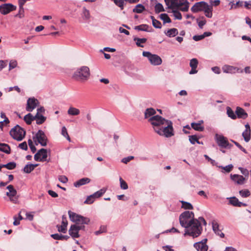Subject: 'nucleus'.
Masks as SVG:
<instances>
[{
	"instance_id": "obj_1",
	"label": "nucleus",
	"mask_w": 251,
	"mask_h": 251,
	"mask_svg": "<svg viewBox=\"0 0 251 251\" xmlns=\"http://www.w3.org/2000/svg\"><path fill=\"white\" fill-rule=\"evenodd\" d=\"M200 222H203L205 225L206 222L203 217H199V220L196 219L188 226V227H185V232L184 236L188 235L193 238L197 237L200 236L202 230V228Z\"/></svg>"
},
{
	"instance_id": "obj_2",
	"label": "nucleus",
	"mask_w": 251,
	"mask_h": 251,
	"mask_svg": "<svg viewBox=\"0 0 251 251\" xmlns=\"http://www.w3.org/2000/svg\"><path fill=\"white\" fill-rule=\"evenodd\" d=\"M191 10L194 13H198L199 12H203L205 16L209 18L212 17V6L205 1H200L195 3L191 7Z\"/></svg>"
},
{
	"instance_id": "obj_3",
	"label": "nucleus",
	"mask_w": 251,
	"mask_h": 251,
	"mask_svg": "<svg viewBox=\"0 0 251 251\" xmlns=\"http://www.w3.org/2000/svg\"><path fill=\"white\" fill-rule=\"evenodd\" d=\"M195 219H196L194 218V213L189 211L183 212L179 217L180 225L184 228L188 227V226Z\"/></svg>"
},
{
	"instance_id": "obj_4",
	"label": "nucleus",
	"mask_w": 251,
	"mask_h": 251,
	"mask_svg": "<svg viewBox=\"0 0 251 251\" xmlns=\"http://www.w3.org/2000/svg\"><path fill=\"white\" fill-rule=\"evenodd\" d=\"M90 75L89 68L87 66H82L74 73L73 77L77 80H86Z\"/></svg>"
},
{
	"instance_id": "obj_5",
	"label": "nucleus",
	"mask_w": 251,
	"mask_h": 251,
	"mask_svg": "<svg viewBox=\"0 0 251 251\" xmlns=\"http://www.w3.org/2000/svg\"><path fill=\"white\" fill-rule=\"evenodd\" d=\"M168 121L159 115L152 116L149 120L152 126L154 131L157 133V130H160Z\"/></svg>"
},
{
	"instance_id": "obj_6",
	"label": "nucleus",
	"mask_w": 251,
	"mask_h": 251,
	"mask_svg": "<svg viewBox=\"0 0 251 251\" xmlns=\"http://www.w3.org/2000/svg\"><path fill=\"white\" fill-rule=\"evenodd\" d=\"M157 134L167 138L173 136L174 134L172 122L168 120L160 130H157Z\"/></svg>"
},
{
	"instance_id": "obj_7",
	"label": "nucleus",
	"mask_w": 251,
	"mask_h": 251,
	"mask_svg": "<svg viewBox=\"0 0 251 251\" xmlns=\"http://www.w3.org/2000/svg\"><path fill=\"white\" fill-rule=\"evenodd\" d=\"M68 214L70 220L76 224L87 225L90 222V219L88 218L82 216L71 211H69Z\"/></svg>"
},
{
	"instance_id": "obj_8",
	"label": "nucleus",
	"mask_w": 251,
	"mask_h": 251,
	"mask_svg": "<svg viewBox=\"0 0 251 251\" xmlns=\"http://www.w3.org/2000/svg\"><path fill=\"white\" fill-rule=\"evenodd\" d=\"M10 134L14 139L21 141L25 136V131L19 125H17L11 129Z\"/></svg>"
},
{
	"instance_id": "obj_9",
	"label": "nucleus",
	"mask_w": 251,
	"mask_h": 251,
	"mask_svg": "<svg viewBox=\"0 0 251 251\" xmlns=\"http://www.w3.org/2000/svg\"><path fill=\"white\" fill-rule=\"evenodd\" d=\"M143 56L148 58L150 63L154 66L159 65L162 62V59L158 55L152 54L149 51H143Z\"/></svg>"
},
{
	"instance_id": "obj_10",
	"label": "nucleus",
	"mask_w": 251,
	"mask_h": 251,
	"mask_svg": "<svg viewBox=\"0 0 251 251\" xmlns=\"http://www.w3.org/2000/svg\"><path fill=\"white\" fill-rule=\"evenodd\" d=\"M6 188L8 190L6 193V196L8 197L9 200L11 202L13 203H16L18 201V199L16 198L17 193L16 190L12 185L7 186Z\"/></svg>"
},
{
	"instance_id": "obj_11",
	"label": "nucleus",
	"mask_w": 251,
	"mask_h": 251,
	"mask_svg": "<svg viewBox=\"0 0 251 251\" xmlns=\"http://www.w3.org/2000/svg\"><path fill=\"white\" fill-rule=\"evenodd\" d=\"M215 138L219 146L224 148H230L232 147V145L228 143L226 138L224 136L216 134Z\"/></svg>"
},
{
	"instance_id": "obj_12",
	"label": "nucleus",
	"mask_w": 251,
	"mask_h": 251,
	"mask_svg": "<svg viewBox=\"0 0 251 251\" xmlns=\"http://www.w3.org/2000/svg\"><path fill=\"white\" fill-rule=\"evenodd\" d=\"M16 9V6L11 3H4L0 5V12L2 15H6Z\"/></svg>"
},
{
	"instance_id": "obj_13",
	"label": "nucleus",
	"mask_w": 251,
	"mask_h": 251,
	"mask_svg": "<svg viewBox=\"0 0 251 251\" xmlns=\"http://www.w3.org/2000/svg\"><path fill=\"white\" fill-rule=\"evenodd\" d=\"M48 157L47 151L45 149H41L34 155V159L37 161H45Z\"/></svg>"
},
{
	"instance_id": "obj_14",
	"label": "nucleus",
	"mask_w": 251,
	"mask_h": 251,
	"mask_svg": "<svg viewBox=\"0 0 251 251\" xmlns=\"http://www.w3.org/2000/svg\"><path fill=\"white\" fill-rule=\"evenodd\" d=\"M39 104L38 100L34 98H30L27 100L26 110L32 112Z\"/></svg>"
},
{
	"instance_id": "obj_15",
	"label": "nucleus",
	"mask_w": 251,
	"mask_h": 251,
	"mask_svg": "<svg viewBox=\"0 0 251 251\" xmlns=\"http://www.w3.org/2000/svg\"><path fill=\"white\" fill-rule=\"evenodd\" d=\"M36 138L38 142L41 146H46L47 145V137L42 130H38L36 134Z\"/></svg>"
},
{
	"instance_id": "obj_16",
	"label": "nucleus",
	"mask_w": 251,
	"mask_h": 251,
	"mask_svg": "<svg viewBox=\"0 0 251 251\" xmlns=\"http://www.w3.org/2000/svg\"><path fill=\"white\" fill-rule=\"evenodd\" d=\"M165 1L169 8L175 9L183 4L185 0H165Z\"/></svg>"
},
{
	"instance_id": "obj_17",
	"label": "nucleus",
	"mask_w": 251,
	"mask_h": 251,
	"mask_svg": "<svg viewBox=\"0 0 251 251\" xmlns=\"http://www.w3.org/2000/svg\"><path fill=\"white\" fill-rule=\"evenodd\" d=\"M207 240V239H204L200 242L196 243L194 244V247L198 251H207L208 248L206 244Z\"/></svg>"
},
{
	"instance_id": "obj_18",
	"label": "nucleus",
	"mask_w": 251,
	"mask_h": 251,
	"mask_svg": "<svg viewBox=\"0 0 251 251\" xmlns=\"http://www.w3.org/2000/svg\"><path fill=\"white\" fill-rule=\"evenodd\" d=\"M230 178L235 183L238 185H243L246 182V178L243 176L239 175H230Z\"/></svg>"
},
{
	"instance_id": "obj_19",
	"label": "nucleus",
	"mask_w": 251,
	"mask_h": 251,
	"mask_svg": "<svg viewBox=\"0 0 251 251\" xmlns=\"http://www.w3.org/2000/svg\"><path fill=\"white\" fill-rule=\"evenodd\" d=\"M68 222L67 218L65 215H63L62 217L61 225H57V227L59 232L65 233L67 232V226Z\"/></svg>"
},
{
	"instance_id": "obj_20",
	"label": "nucleus",
	"mask_w": 251,
	"mask_h": 251,
	"mask_svg": "<svg viewBox=\"0 0 251 251\" xmlns=\"http://www.w3.org/2000/svg\"><path fill=\"white\" fill-rule=\"evenodd\" d=\"M223 72L225 73L234 74L236 72H239V69L236 67L225 65L222 67Z\"/></svg>"
},
{
	"instance_id": "obj_21",
	"label": "nucleus",
	"mask_w": 251,
	"mask_h": 251,
	"mask_svg": "<svg viewBox=\"0 0 251 251\" xmlns=\"http://www.w3.org/2000/svg\"><path fill=\"white\" fill-rule=\"evenodd\" d=\"M245 130L242 133V136L244 138V139L245 142H248L251 139V128L250 125L249 124H246L245 125Z\"/></svg>"
},
{
	"instance_id": "obj_22",
	"label": "nucleus",
	"mask_w": 251,
	"mask_h": 251,
	"mask_svg": "<svg viewBox=\"0 0 251 251\" xmlns=\"http://www.w3.org/2000/svg\"><path fill=\"white\" fill-rule=\"evenodd\" d=\"M237 117L245 119L248 117V114L245 111L240 107H237L235 111Z\"/></svg>"
},
{
	"instance_id": "obj_23",
	"label": "nucleus",
	"mask_w": 251,
	"mask_h": 251,
	"mask_svg": "<svg viewBox=\"0 0 251 251\" xmlns=\"http://www.w3.org/2000/svg\"><path fill=\"white\" fill-rule=\"evenodd\" d=\"M78 230L76 227V224L72 225L69 230V234L74 238H78L79 235L78 234Z\"/></svg>"
},
{
	"instance_id": "obj_24",
	"label": "nucleus",
	"mask_w": 251,
	"mask_h": 251,
	"mask_svg": "<svg viewBox=\"0 0 251 251\" xmlns=\"http://www.w3.org/2000/svg\"><path fill=\"white\" fill-rule=\"evenodd\" d=\"M212 228L214 232L218 235H219L221 238H223L224 237V234L222 232L221 230L219 229V225L218 223L215 221H213L212 223Z\"/></svg>"
},
{
	"instance_id": "obj_25",
	"label": "nucleus",
	"mask_w": 251,
	"mask_h": 251,
	"mask_svg": "<svg viewBox=\"0 0 251 251\" xmlns=\"http://www.w3.org/2000/svg\"><path fill=\"white\" fill-rule=\"evenodd\" d=\"M229 202L230 204L234 206L241 207L242 206H246V204L239 201L238 199L235 197L229 198Z\"/></svg>"
},
{
	"instance_id": "obj_26",
	"label": "nucleus",
	"mask_w": 251,
	"mask_h": 251,
	"mask_svg": "<svg viewBox=\"0 0 251 251\" xmlns=\"http://www.w3.org/2000/svg\"><path fill=\"white\" fill-rule=\"evenodd\" d=\"M82 19L85 21H88L91 18L90 13L89 10L85 7H83L82 13L81 14Z\"/></svg>"
},
{
	"instance_id": "obj_27",
	"label": "nucleus",
	"mask_w": 251,
	"mask_h": 251,
	"mask_svg": "<svg viewBox=\"0 0 251 251\" xmlns=\"http://www.w3.org/2000/svg\"><path fill=\"white\" fill-rule=\"evenodd\" d=\"M164 33L169 37H174L178 34V31L176 28H172L165 31Z\"/></svg>"
},
{
	"instance_id": "obj_28",
	"label": "nucleus",
	"mask_w": 251,
	"mask_h": 251,
	"mask_svg": "<svg viewBox=\"0 0 251 251\" xmlns=\"http://www.w3.org/2000/svg\"><path fill=\"white\" fill-rule=\"evenodd\" d=\"M90 181V179L87 177L82 178L74 183V186L79 187L81 185L87 184Z\"/></svg>"
},
{
	"instance_id": "obj_29",
	"label": "nucleus",
	"mask_w": 251,
	"mask_h": 251,
	"mask_svg": "<svg viewBox=\"0 0 251 251\" xmlns=\"http://www.w3.org/2000/svg\"><path fill=\"white\" fill-rule=\"evenodd\" d=\"M80 113L79 109L73 106H70L67 111V113L70 116H77Z\"/></svg>"
},
{
	"instance_id": "obj_30",
	"label": "nucleus",
	"mask_w": 251,
	"mask_h": 251,
	"mask_svg": "<svg viewBox=\"0 0 251 251\" xmlns=\"http://www.w3.org/2000/svg\"><path fill=\"white\" fill-rule=\"evenodd\" d=\"M0 151L6 154H10L11 152V148L8 145L5 143H0Z\"/></svg>"
},
{
	"instance_id": "obj_31",
	"label": "nucleus",
	"mask_w": 251,
	"mask_h": 251,
	"mask_svg": "<svg viewBox=\"0 0 251 251\" xmlns=\"http://www.w3.org/2000/svg\"><path fill=\"white\" fill-rule=\"evenodd\" d=\"M34 120H36V124L41 125L43 124L46 120V117L43 116L42 114H36L34 116Z\"/></svg>"
},
{
	"instance_id": "obj_32",
	"label": "nucleus",
	"mask_w": 251,
	"mask_h": 251,
	"mask_svg": "<svg viewBox=\"0 0 251 251\" xmlns=\"http://www.w3.org/2000/svg\"><path fill=\"white\" fill-rule=\"evenodd\" d=\"M38 166L37 164H29L25 166L23 169V171L25 173L29 174L31 173L36 167Z\"/></svg>"
},
{
	"instance_id": "obj_33",
	"label": "nucleus",
	"mask_w": 251,
	"mask_h": 251,
	"mask_svg": "<svg viewBox=\"0 0 251 251\" xmlns=\"http://www.w3.org/2000/svg\"><path fill=\"white\" fill-rule=\"evenodd\" d=\"M51 237L55 240H67L69 238L67 235H62L58 233L51 235Z\"/></svg>"
},
{
	"instance_id": "obj_34",
	"label": "nucleus",
	"mask_w": 251,
	"mask_h": 251,
	"mask_svg": "<svg viewBox=\"0 0 251 251\" xmlns=\"http://www.w3.org/2000/svg\"><path fill=\"white\" fill-rule=\"evenodd\" d=\"M156 113L155 110L152 108H147L145 111V118L147 119Z\"/></svg>"
},
{
	"instance_id": "obj_35",
	"label": "nucleus",
	"mask_w": 251,
	"mask_h": 251,
	"mask_svg": "<svg viewBox=\"0 0 251 251\" xmlns=\"http://www.w3.org/2000/svg\"><path fill=\"white\" fill-rule=\"evenodd\" d=\"M107 189L105 188H102L100 190L96 192L94 194H92L93 197L95 198V199L97 198H100L101 197L106 191Z\"/></svg>"
},
{
	"instance_id": "obj_36",
	"label": "nucleus",
	"mask_w": 251,
	"mask_h": 251,
	"mask_svg": "<svg viewBox=\"0 0 251 251\" xmlns=\"http://www.w3.org/2000/svg\"><path fill=\"white\" fill-rule=\"evenodd\" d=\"M149 26L146 24H143L135 26L134 29L138 31H144L150 32V30L149 29Z\"/></svg>"
},
{
	"instance_id": "obj_37",
	"label": "nucleus",
	"mask_w": 251,
	"mask_h": 251,
	"mask_svg": "<svg viewBox=\"0 0 251 251\" xmlns=\"http://www.w3.org/2000/svg\"><path fill=\"white\" fill-rule=\"evenodd\" d=\"M191 126L194 129L197 131H202L204 129L203 126L200 125V124H198V123H191Z\"/></svg>"
},
{
	"instance_id": "obj_38",
	"label": "nucleus",
	"mask_w": 251,
	"mask_h": 251,
	"mask_svg": "<svg viewBox=\"0 0 251 251\" xmlns=\"http://www.w3.org/2000/svg\"><path fill=\"white\" fill-rule=\"evenodd\" d=\"M134 40L136 41V44L138 47H144L142 44L145 43L147 41L146 38H134Z\"/></svg>"
},
{
	"instance_id": "obj_39",
	"label": "nucleus",
	"mask_w": 251,
	"mask_h": 251,
	"mask_svg": "<svg viewBox=\"0 0 251 251\" xmlns=\"http://www.w3.org/2000/svg\"><path fill=\"white\" fill-rule=\"evenodd\" d=\"M226 113L229 117L233 120H235L237 118L236 114H235L234 111L229 107L226 108Z\"/></svg>"
},
{
	"instance_id": "obj_40",
	"label": "nucleus",
	"mask_w": 251,
	"mask_h": 251,
	"mask_svg": "<svg viewBox=\"0 0 251 251\" xmlns=\"http://www.w3.org/2000/svg\"><path fill=\"white\" fill-rule=\"evenodd\" d=\"M24 120L27 125H30L32 121L34 120V116L31 114L28 113L24 117Z\"/></svg>"
},
{
	"instance_id": "obj_41",
	"label": "nucleus",
	"mask_w": 251,
	"mask_h": 251,
	"mask_svg": "<svg viewBox=\"0 0 251 251\" xmlns=\"http://www.w3.org/2000/svg\"><path fill=\"white\" fill-rule=\"evenodd\" d=\"M239 195L242 198H245L249 197L251 195V192L248 189H243L239 192Z\"/></svg>"
},
{
	"instance_id": "obj_42",
	"label": "nucleus",
	"mask_w": 251,
	"mask_h": 251,
	"mask_svg": "<svg viewBox=\"0 0 251 251\" xmlns=\"http://www.w3.org/2000/svg\"><path fill=\"white\" fill-rule=\"evenodd\" d=\"M151 18L152 20V25L155 28H161V24L159 21L156 20L154 18V17L152 16H151Z\"/></svg>"
},
{
	"instance_id": "obj_43",
	"label": "nucleus",
	"mask_w": 251,
	"mask_h": 251,
	"mask_svg": "<svg viewBox=\"0 0 251 251\" xmlns=\"http://www.w3.org/2000/svg\"><path fill=\"white\" fill-rule=\"evenodd\" d=\"M144 10L145 7L141 4H138L133 9V11L136 13H141Z\"/></svg>"
},
{
	"instance_id": "obj_44",
	"label": "nucleus",
	"mask_w": 251,
	"mask_h": 251,
	"mask_svg": "<svg viewBox=\"0 0 251 251\" xmlns=\"http://www.w3.org/2000/svg\"><path fill=\"white\" fill-rule=\"evenodd\" d=\"M160 19L163 21L164 23H170L171 20L167 14L163 13L160 15Z\"/></svg>"
},
{
	"instance_id": "obj_45",
	"label": "nucleus",
	"mask_w": 251,
	"mask_h": 251,
	"mask_svg": "<svg viewBox=\"0 0 251 251\" xmlns=\"http://www.w3.org/2000/svg\"><path fill=\"white\" fill-rule=\"evenodd\" d=\"M181 202L182 203V208L185 209H193V207L190 203L183 201H181Z\"/></svg>"
},
{
	"instance_id": "obj_46",
	"label": "nucleus",
	"mask_w": 251,
	"mask_h": 251,
	"mask_svg": "<svg viewBox=\"0 0 251 251\" xmlns=\"http://www.w3.org/2000/svg\"><path fill=\"white\" fill-rule=\"evenodd\" d=\"M61 134L65 137L68 141L71 142V138L68 133L67 130L65 126H63L61 129Z\"/></svg>"
},
{
	"instance_id": "obj_47",
	"label": "nucleus",
	"mask_w": 251,
	"mask_h": 251,
	"mask_svg": "<svg viewBox=\"0 0 251 251\" xmlns=\"http://www.w3.org/2000/svg\"><path fill=\"white\" fill-rule=\"evenodd\" d=\"M178 8L182 11H187L189 8L188 3L185 0V2L180 5Z\"/></svg>"
},
{
	"instance_id": "obj_48",
	"label": "nucleus",
	"mask_w": 251,
	"mask_h": 251,
	"mask_svg": "<svg viewBox=\"0 0 251 251\" xmlns=\"http://www.w3.org/2000/svg\"><path fill=\"white\" fill-rule=\"evenodd\" d=\"M2 166H3V167L7 168L8 170H12L16 167V164L14 162H11L6 164L2 165Z\"/></svg>"
},
{
	"instance_id": "obj_49",
	"label": "nucleus",
	"mask_w": 251,
	"mask_h": 251,
	"mask_svg": "<svg viewBox=\"0 0 251 251\" xmlns=\"http://www.w3.org/2000/svg\"><path fill=\"white\" fill-rule=\"evenodd\" d=\"M119 180L121 188L124 190H126L128 188V185L126 182L123 179L122 177H120Z\"/></svg>"
},
{
	"instance_id": "obj_50",
	"label": "nucleus",
	"mask_w": 251,
	"mask_h": 251,
	"mask_svg": "<svg viewBox=\"0 0 251 251\" xmlns=\"http://www.w3.org/2000/svg\"><path fill=\"white\" fill-rule=\"evenodd\" d=\"M155 11L156 13H160V12L164 11V9L163 5L159 3H157L155 6Z\"/></svg>"
},
{
	"instance_id": "obj_51",
	"label": "nucleus",
	"mask_w": 251,
	"mask_h": 251,
	"mask_svg": "<svg viewBox=\"0 0 251 251\" xmlns=\"http://www.w3.org/2000/svg\"><path fill=\"white\" fill-rule=\"evenodd\" d=\"M218 167L220 168H222L226 172L229 173L233 168V166L232 164H229L225 167H223L222 166H218Z\"/></svg>"
},
{
	"instance_id": "obj_52",
	"label": "nucleus",
	"mask_w": 251,
	"mask_h": 251,
	"mask_svg": "<svg viewBox=\"0 0 251 251\" xmlns=\"http://www.w3.org/2000/svg\"><path fill=\"white\" fill-rule=\"evenodd\" d=\"M198 65V60L196 58H193L190 60V66L191 68H197Z\"/></svg>"
},
{
	"instance_id": "obj_53",
	"label": "nucleus",
	"mask_w": 251,
	"mask_h": 251,
	"mask_svg": "<svg viewBox=\"0 0 251 251\" xmlns=\"http://www.w3.org/2000/svg\"><path fill=\"white\" fill-rule=\"evenodd\" d=\"M95 200V199L94 197H93L92 195H91L87 197L86 200L84 201V203L88 204H92L94 202Z\"/></svg>"
},
{
	"instance_id": "obj_54",
	"label": "nucleus",
	"mask_w": 251,
	"mask_h": 251,
	"mask_svg": "<svg viewBox=\"0 0 251 251\" xmlns=\"http://www.w3.org/2000/svg\"><path fill=\"white\" fill-rule=\"evenodd\" d=\"M125 0H115L114 2L116 5L120 7L121 9H124Z\"/></svg>"
},
{
	"instance_id": "obj_55",
	"label": "nucleus",
	"mask_w": 251,
	"mask_h": 251,
	"mask_svg": "<svg viewBox=\"0 0 251 251\" xmlns=\"http://www.w3.org/2000/svg\"><path fill=\"white\" fill-rule=\"evenodd\" d=\"M173 15L175 17L176 19L181 20L182 19L181 14L179 11H178L176 10H174L173 11Z\"/></svg>"
},
{
	"instance_id": "obj_56",
	"label": "nucleus",
	"mask_w": 251,
	"mask_h": 251,
	"mask_svg": "<svg viewBox=\"0 0 251 251\" xmlns=\"http://www.w3.org/2000/svg\"><path fill=\"white\" fill-rule=\"evenodd\" d=\"M24 9L22 6H19V10L18 13L16 15V17H18L20 18H22L24 16Z\"/></svg>"
},
{
	"instance_id": "obj_57",
	"label": "nucleus",
	"mask_w": 251,
	"mask_h": 251,
	"mask_svg": "<svg viewBox=\"0 0 251 251\" xmlns=\"http://www.w3.org/2000/svg\"><path fill=\"white\" fill-rule=\"evenodd\" d=\"M239 170L240 171L241 173L245 176H249V171L245 168H243L242 167H239Z\"/></svg>"
},
{
	"instance_id": "obj_58",
	"label": "nucleus",
	"mask_w": 251,
	"mask_h": 251,
	"mask_svg": "<svg viewBox=\"0 0 251 251\" xmlns=\"http://www.w3.org/2000/svg\"><path fill=\"white\" fill-rule=\"evenodd\" d=\"M17 62L16 60H11L9 64V70H11L16 67Z\"/></svg>"
},
{
	"instance_id": "obj_59",
	"label": "nucleus",
	"mask_w": 251,
	"mask_h": 251,
	"mask_svg": "<svg viewBox=\"0 0 251 251\" xmlns=\"http://www.w3.org/2000/svg\"><path fill=\"white\" fill-rule=\"evenodd\" d=\"M133 158H134V156H129L128 157H125V158H123L122 160V162H123V163H124L125 164H127L130 160L133 159Z\"/></svg>"
},
{
	"instance_id": "obj_60",
	"label": "nucleus",
	"mask_w": 251,
	"mask_h": 251,
	"mask_svg": "<svg viewBox=\"0 0 251 251\" xmlns=\"http://www.w3.org/2000/svg\"><path fill=\"white\" fill-rule=\"evenodd\" d=\"M105 231H106V227L104 226H100L99 230L95 232V234L96 235H98L103 232H105Z\"/></svg>"
},
{
	"instance_id": "obj_61",
	"label": "nucleus",
	"mask_w": 251,
	"mask_h": 251,
	"mask_svg": "<svg viewBox=\"0 0 251 251\" xmlns=\"http://www.w3.org/2000/svg\"><path fill=\"white\" fill-rule=\"evenodd\" d=\"M189 141L192 144H195L198 140V138L196 135L189 136Z\"/></svg>"
},
{
	"instance_id": "obj_62",
	"label": "nucleus",
	"mask_w": 251,
	"mask_h": 251,
	"mask_svg": "<svg viewBox=\"0 0 251 251\" xmlns=\"http://www.w3.org/2000/svg\"><path fill=\"white\" fill-rule=\"evenodd\" d=\"M116 50L114 48H111L109 47H105L102 50H100V52H103L104 51L108 52H114Z\"/></svg>"
},
{
	"instance_id": "obj_63",
	"label": "nucleus",
	"mask_w": 251,
	"mask_h": 251,
	"mask_svg": "<svg viewBox=\"0 0 251 251\" xmlns=\"http://www.w3.org/2000/svg\"><path fill=\"white\" fill-rule=\"evenodd\" d=\"M58 179L60 182L63 183H65L68 181V178L65 176H60L58 177Z\"/></svg>"
},
{
	"instance_id": "obj_64",
	"label": "nucleus",
	"mask_w": 251,
	"mask_h": 251,
	"mask_svg": "<svg viewBox=\"0 0 251 251\" xmlns=\"http://www.w3.org/2000/svg\"><path fill=\"white\" fill-rule=\"evenodd\" d=\"M19 147L24 150H27V144L25 142H24L21 144H19Z\"/></svg>"
}]
</instances>
